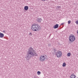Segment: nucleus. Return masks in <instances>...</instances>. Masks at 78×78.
Listing matches in <instances>:
<instances>
[{"mask_svg": "<svg viewBox=\"0 0 78 78\" xmlns=\"http://www.w3.org/2000/svg\"><path fill=\"white\" fill-rule=\"evenodd\" d=\"M38 56V55L37 54L36 51L34 50L33 48H32V47H30L28 49V51L26 55L25 58L27 60H29L32 56Z\"/></svg>", "mask_w": 78, "mask_h": 78, "instance_id": "f257e3e1", "label": "nucleus"}, {"mask_svg": "<svg viewBox=\"0 0 78 78\" xmlns=\"http://www.w3.org/2000/svg\"><path fill=\"white\" fill-rule=\"evenodd\" d=\"M31 29L34 31H36L38 30H41V26L38 24H35L34 27H32Z\"/></svg>", "mask_w": 78, "mask_h": 78, "instance_id": "f03ea898", "label": "nucleus"}, {"mask_svg": "<svg viewBox=\"0 0 78 78\" xmlns=\"http://www.w3.org/2000/svg\"><path fill=\"white\" fill-rule=\"evenodd\" d=\"M69 40L70 42V44H72V42H73L75 40V37L73 35H70L69 37Z\"/></svg>", "mask_w": 78, "mask_h": 78, "instance_id": "7ed1b4c3", "label": "nucleus"}, {"mask_svg": "<svg viewBox=\"0 0 78 78\" xmlns=\"http://www.w3.org/2000/svg\"><path fill=\"white\" fill-rule=\"evenodd\" d=\"M55 54L57 58H59L62 56V52H61V51H58L55 52Z\"/></svg>", "mask_w": 78, "mask_h": 78, "instance_id": "20e7f679", "label": "nucleus"}, {"mask_svg": "<svg viewBox=\"0 0 78 78\" xmlns=\"http://www.w3.org/2000/svg\"><path fill=\"white\" fill-rule=\"evenodd\" d=\"M39 60L41 61H44L45 60V57L44 55H41L40 57Z\"/></svg>", "mask_w": 78, "mask_h": 78, "instance_id": "39448f33", "label": "nucleus"}, {"mask_svg": "<svg viewBox=\"0 0 78 78\" xmlns=\"http://www.w3.org/2000/svg\"><path fill=\"white\" fill-rule=\"evenodd\" d=\"M42 21V19L41 18H37L36 20V21L37 23H41Z\"/></svg>", "mask_w": 78, "mask_h": 78, "instance_id": "423d86ee", "label": "nucleus"}, {"mask_svg": "<svg viewBox=\"0 0 78 78\" xmlns=\"http://www.w3.org/2000/svg\"><path fill=\"white\" fill-rule=\"evenodd\" d=\"M58 27H59V25L58 24H56V25H54V26L53 27V28H54V29L58 28Z\"/></svg>", "mask_w": 78, "mask_h": 78, "instance_id": "0eeeda50", "label": "nucleus"}, {"mask_svg": "<svg viewBox=\"0 0 78 78\" xmlns=\"http://www.w3.org/2000/svg\"><path fill=\"white\" fill-rule=\"evenodd\" d=\"M3 37H4V34L1 32H0V37L2 38Z\"/></svg>", "mask_w": 78, "mask_h": 78, "instance_id": "6e6552de", "label": "nucleus"}, {"mask_svg": "<svg viewBox=\"0 0 78 78\" xmlns=\"http://www.w3.org/2000/svg\"><path fill=\"white\" fill-rule=\"evenodd\" d=\"M24 9L26 11H27L28 9V6H25L24 8Z\"/></svg>", "mask_w": 78, "mask_h": 78, "instance_id": "1a4fd4ad", "label": "nucleus"}, {"mask_svg": "<svg viewBox=\"0 0 78 78\" xmlns=\"http://www.w3.org/2000/svg\"><path fill=\"white\" fill-rule=\"evenodd\" d=\"M66 63L65 62L63 63L62 64V66L66 67Z\"/></svg>", "mask_w": 78, "mask_h": 78, "instance_id": "9d476101", "label": "nucleus"}, {"mask_svg": "<svg viewBox=\"0 0 78 78\" xmlns=\"http://www.w3.org/2000/svg\"><path fill=\"white\" fill-rule=\"evenodd\" d=\"M71 54H70V53H68L67 54V56H68L69 57V56H70Z\"/></svg>", "mask_w": 78, "mask_h": 78, "instance_id": "9b49d317", "label": "nucleus"}, {"mask_svg": "<svg viewBox=\"0 0 78 78\" xmlns=\"http://www.w3.org/2000/svg\"><path fill=\"white\" fill-rule=\"evenodd\" d=\"M41 72L38 71L37 72V75H40L41 74Z\"/></svg>", "mask_w": 78, "mask_h": 78, "instance_id": "f8f14e48", "label": "nucleus"}, {"mask_svg": "<svg viewBox=\"0 0 78 78\" xmlns=\"http://www.w3.org/2000/svg\"><path fill=\"white\" fill-rule=\"evenodd\" d=\"M73 74L72 75L70 76V78H73Z\"/></svg>", "mask_w": 78, "mask_h": 78, "instance_id": "ddd939ff", "label": "nucleus"}, {"mask_svg": "<svg viewBox=\"0 0 78 78\" xmlns=\"http://www.w3.org/2000/svg\"><path fill=\"white\" fill-rule=\"evenodd\" d=\"M48 46L49 47H51V44L50 43H48Z\"/></svg>", "mask_w": 78, "mask_h": 78, "instance_id": "4468645a", "label": "nucleus"}, {"mask_svg": "<svg viewBox=\"0 0 78 78\" xmlns=\"http://www.w3.org/2000/svg\"><path fill=\"white\" fill-rule=\"evenodd\" d=\"M71 23V21H69L68 22V24H70V23Z\"/></svg>", "mask_w": 78, "mask_h": 78, "instance_id": "2eb2a0df", "label": "nucleus"}, {"mask_svg": "<svg viewBox=\"0 0 78 78\" xmlns=\"http://www.w3.org/2000/svg\"><path fill=\"white\" fill-rule=\"evenodd\" d=\"M76 23L77 25H78V20L76 21Z\"/></svg>", "mask_w": 78, "mask_h": 78, "instance_id": "dca6fc26", "label": "nucleus"}, {"mask_svg": "<svg viewBox=\"0 0 78 78\" xmlns=\"http://www.w3.org/2000/svg\"><path fill=\"white\" fill-rule=\"evenodd\" d=\"M29 35H30V36H32V34L31 33H30Z\"/></svg>", "mask_w": 78, "mask_h": 78, "instance_id": "f3484780", "label": "nucleus"}, {"mask_svg": "<svg viewBox=\"0 0 78 78\" xmlns=\"http://www.w3.org/2000/svg\"><path fill=\"white\" fill-rule=\"evenodd\" d=\"M64 24V23H62L61 24V25H63Z\"/></svg>", "mask_w": 78, "mask_h": 78, "instance_id": "a211bd4d", "label": "nucleus"}, {"mask_svg": "<svg viewBox=\"0 0 78 78\" xmlns=\"http://www.w3.org/2000/svg\"><path fill=\"white\" fill-rule=\"evenodd\" d=\"M54 52H56V49H55V48H54Z\"/></svg>", "mask_w": 78, "mask_h": 78, "instance_id": "6ab92c4d", "label": "nucleus"}, {"mask_svg": "<svg viewBox=\"0 0 78 78\" xmlns=\"http://www.w3.org/2000/svg\"><path fill=\"white\" fill-rule=\"evenodd\" d=\"M57 8H61V6H58V7H57Z\"/></svg>", "mask_w": 78, "mask_h": 78, "instance_id": "aec40b11", "label": "nucleus"}, {"mask_svg": "<svg viewBox=\"0 0 78 78\" xmlns=\"http://www.w3.org/2000/svg\"><path fill=\"white\" fill-rule=\"evenodd\" d=\"M34 78H37V76H34Z\"/></svg>", "mask_w": 78, "mask_h": 78, "instance_id": "412c9836", "label": "nucleus"}, {"mask_svg": "<svg viewBox=\"0 0 78 78\" xmlns=\"http://www.w3.org/2000/svg\"><path fill=\"white\" fill-rule=\"evenodd\" d=\"M73 76H74L75 77H76V76L74 75H73Z\"/></svg>", "mask_w": 78, "mask_h": 78, "instance_id": "4be33fe9", "label": "nucleus"}, {"mask_svg": "<svg viewBox=\"0 0 78 78\" xmlns=\"http://www.w3.org/2000/svg\"><path fill=\"white\" fill-rule=\"evenodd\" d=\"M32 27H34V25H32Z\"/></svg>", "mask_w": 78, "mask_h": 78, "instance_id": "5701e85b", "label": "nucleus"}, {"mask_svg": "<svg viewBox=\"0 0 78 78\" xmlns=\"http://www.w3.org/2000/svg\"><path fill=\"white\" fill-rule=\"evenodd\" d=\"M42 1H45L46 0H41Z\"/></svg>", "mask_w": 78, "mask_h": 78, "instance_id": "b1692460", "label": "nucleus"}, {"mask_svg": "<svg viewBox=\"0 0 78 78\" xmlns=\"http://www.w3.org/2000/svg\"><path fill=\"white\" fill-rule=\"evenodd\" d=\"M3 32H5V31H3Z\"/></svg>", "mask_w": 78, "mask_h": 78, "instance_id": "393cba45", "label": "nucleus"}, {"mask_svg": "<svg viewBox=\"0 0 78 78\" xmlns=\"http://www.w3.org/2000/svg\"><path fill=\"white\" fill-rule=\"evenodd\" d=\"M73 78H75V77H74Z\"/></svg>", "mask_w": 78, "mask_h": 78, "instance_id": "a878e982", "label": "nucleus"}, {"mask_svg": "<svg viewBox=\"0 0 78 78\" xmlns=\"http://www.w3.org/2000/svg\"><path fill=\"white\" fill-rule=\"evenodd\" d=\"M77 78H78V77Z\"/></svg>", "mask_w": 78, "mask_h": 78, "instance_id": "bb28decb", "label": "nucleus"}]
</instances>
